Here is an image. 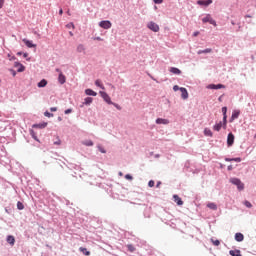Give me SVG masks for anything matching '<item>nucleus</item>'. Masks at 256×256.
Listing matches in <instances>:
<instances>
[{
  "label": "nucleus",
  "instance_id": "obj_1",
  "mask_svg": "<svg viewBox=\"0 0 256 256\" xmlns=\"http://www.w3.org/2000/svg\"><path fill=\"white\" fill-rule=\"evenodd\" d=\"M229 183H231L232 185H235L237 187L238 191L245 190V184L241 181V179H239L237 177L230 178Z\"/></svg>",
  "mask_w": 256,
  "mask_h": 256
},
{
  "label": "nucleus",
  "instance_id": "obj_2",
  "mask_svg": "<svg viewBox=\"0 0 256 256\" xmlns=\"http://www.w3.org/2000/svg\"><path fill=\"white\" fill-rule=\"evenodd\" d=\"M202 23H210V25L217 27V21L211 17V14H206V16L202 18Z\"/></svg>",
  "mask_w": 256,
  "mask_h": 256
},
{
  "label": "nucleus",
  "instance_id": "obj_3",
  "mask_svg": "<svg viewBox=\"0 0 256 256\" xmlns=\"http://www.w3.org/2000/svg\"><path fill=\"white\" fill-rule=\"evenodd\" d=\"M100 96L102 97V99H104L105 103H107L108 105L113 104V101H111V96H109V94H107V92L105 91H100Z\"/></svg>",
  "mask_w": 256,
  "mask_h": 256
},
{
  "label": "nucleus",
  "instance_id": "obj_4",
  "mask_svg": "<svg viewBox=\"0 0 256 256\" xmlns=\"http://www.w3.org/2000/svg\"><path fill=\"white\" fill-rule=\"evenodd\" d=\"M112 26L113 24L109 20H102L99 22V27H101V29H111Z\"/></svg>",
  "mask_w": 256,
  "mask_h": 256
},
{
  "label": "nucleus",
  "instance_id": "obj_5",
  "mask_svg": "<svg viewBox=\"0 0 256 256\" xmlns=\"http://www.w3.org/2000/svg\"><path fill=\"white\" fill-rule=\"evenodd\" d=\"M148 29H150V31H153L154 33H159V24L151 21L147 24Z\"/></svg>",
  "mask_w": 256,
  "mask_h": 256
},
{
  "label": "nucleus",
  "instance_id": "obj_6",
  "mask_svg": "<svg viewBox=\"0 0 256 256\" xmlns=\"http://www.w3.org/2000/svg\"><path fill=\"white\" fill-rule=\"evenodd\" d=\"M235 143V135L233 132H229L227 136V147H233V144Z\"/></svg>",
  "mask_w": 256,
  "mask_h": 256
},
{
  "label": "nucleus",
  "instance_id": "obj_7",
  "mask_svg": "<svg viewBox=\"0 0 256 256\" xmlns=\"http://www.w3.org/2000/svg\"><path fill=\"white\" fill-rule=\"evenodd\" d=\"M241 115V110H233L232 115L229 119V123H233L235 119H239V116Z\"/></svg>",
  "mask_w": 256,
  "mask_h": 256
},
{
  "label": "nucleus",
  "instance_id": "obj_8",
  "mask_svg": "<svg viewBox=\"0 0 256 256\" xmlns=\"http://www.w3.org/2000/svg\"><path fill=\"white\" fill-rule=\"evenodd\" d=\"M22 41L26 45V47H28V49H35V48H37V44H34L32 40L24 38Z\"/></svg>",
  "mask_w": 256,
  "mask_h": 256
},
{
  "label": "nucleus",
  "instance_id": "obj_9",
  "mask_svg": "<svg viewBox=\"0 0 256 256\" xmlns=\"http://www.w3.org/2000/svg\"><path fill=\"white\" fill-rule=\"evenodd\" d=\"M207 89H213V90H219V89H225V85L223 84H209L206 86Z\"/></svg>",
  "mask_w": 256,
  "mask_h": 256
},
{
  "label": "nucleus",
  "instance_id": "obj_10",
  "mask_svg": "<svg viewBox=\"0 0 256 256\" xmlns=\"http://www.w3.org/2000/svg\"><path fill=\"white\" fill-rule=\"evenodd\" d=\"M196 3L202 7H209L213 3V0H198Z\"/></svg>",
  "mask_w": 256,
  "mask_h": 256
},
{
  "label": "nucleus",
  "instance_id": "obj_11",
  "mask_svg": "<svg viewBox=\"0 0 256 256\" xmlns=\"http://www.w3.org/2000/svg\"><path fill=\"white\" fill-rule=\"evenodd\" d=\"M58 83H60V85H65V83H67V77L63 72H60L58 75Z\"/></svg>",
  "mask_w": 256,
  "mask_h": 256
},
{
  "label": "nucleus",
  "instance_id": "obj_12",
  "mask_svg": "<svg viewBox=\"0 0 256 256\" xmlns=\"http://www.w3.org/2000/svg\"><path fill=\"white\" fill-rule=\"evenodd\" d=\"M235 241H237L238 243H242V241H245V235H243V233L241 232H237L234 236Z\"/></svg>",
  "mask_w": 256,
  "mask_h": 256
},
{
  "label": "nucleus",
  "instance_id": "obj_13",
  "mask_svg": "<svg viewBox=\"0 0 256 256\" xmlns=\"http://www.w3.org/2000/svg\"><path fill=\"white\" fill-rule=\"evenodd\" d=\"M180 92H181L182 99H184V100L189 99V92L187 91V88L181 87Z\"/></svg>",
  "mask_w": 256,
  "mask_h": 256
},
{
  "label": "nucleus",
  "instance_id": "obj_14",
  "mask_svg": "<svg viewBox=\"0 0 256 256\" xmlns=\"http://www.w3.org/2000/svg\"><path fill=\"white\" fill-rule=\"evenodd\" d=\"M14 67H18L17 73H23L25 71V65L21 64V62H14Z\"/></svg>",
  "mask_w": 256,
  "mask_h": 256
},
{
  "label": "nucleus",
  "instance_id": "obj_15",
  "mask_svg": "<svg viewBox=\"0 0 256 256\" xmlns=\"http://www.w3.org/2000/svg\"><path fill=\"white\" fill-rule=\"evenodd\" d=\"M173 200L176 203V205H178L179 207H181V205H183V200L181 199V197H179V195L174 194Z\"/></svg>",
  "mask_w": 256,
  "mask_h": 256
},
{
  "label": "nucleus",
  "instance_id": "obj_16",
  "mask_svg": "<svg viewBox=\"0 0 256 256\" xmlns=\"http://www.w3.org/2000/svg\"><path fill=\"white\" fill-rule=\"evenodd\" d=\"M156 125H169V120L165 118H157Z\"/></svg>",
  "mask_w": 256,
  "mask_h": 256
},
{
  "label": "nucleus",
  "instance_id": "obj_17",
  "mask_svg": "<svg viewBox=\"0 0 256 256\" xmlns=\"http://www.w3.org/2000/svg\"><path fill=\"white\" fill-rule=\"evenodd\" d=\"M224 161L231 163V162H235V163H241L242 159L241 157H236V158H229V157H225Z\"/></svg>",
  "mask_w": 256,
  "mask_h": 256
},
{
  "label": "nucleus",
  "instance_id": "obj_18",
  "mask_svg": "<svg viewBox=\"0 0 256 256\" xmlns=\"http://www.w3.org/2000/svg\"><path fill=\"white\" fill-rule=\"evenodd\" d=\"M6 241H7L8 245L13 247V245H15V236L8 235L7 238H6Z\"/></svg>",
  "mask_w": 256,
  "mask_h": 256
},
{
  "label": "nucleus",
  "instance_id": "obj_19",
  "mask_svg": "<svg viewBox=\"0 0 256 256\" xmlns=\"http://www.w3.org/2000/svg\"><path fill=\"white\" fill-rule=\"evenodd\" d=\"M33 129H45L47 127V122H40L38 124H33Z\"/></svg>",
  "mask_w": 256,
  "mask_h": 256
},
{
  "label": "nucleus",
  "instance_id": "obj_20",
  "mask_svg": "<svg viewBox=\"0 0 256 256\" xmlns=\"http://www.w3.org/2000/svg\"><path fill=\"white\" fill-rule=\"evenodd\" d=\"M85 95H88L89 97H97V92L91 88H88L85 90Z\"/></svg>",
  "mask_w": 256,
  "mask_h": 256
},
{
  "label": "nucleus",
  "instance_id": "obj_21",
  "mask_svg": "<svg viewBox=\"0 0 256 256\" xmlns=\"http://www.w3.org/2000/svg\"><path fill=\"white\" fill-rule=\"evenodd\" d=\"M79 251H80V253H82V255H85V256L91 255V252L85 247H80Z\"/></svg>",
  "mask_w": 256,
  "mask_h": 256
},
{
  "label": "nucleus",
  "instance_id": "obj_22",
  "mask_svg": "<svg viewBox=\"0 0 256 256\" xmlns=\"http://www.w3.org/2000/svg\"><path fill=\"white\" fill-rule=\"evenodd\" d=\"M213 49L211 48H206L204 50H198L197 51V55H203V54H207V53H212Z\"/></svg>",
  "mask_w": 256,
  "mask_h": 256
},
{
  "label": "nucleus",
  "instance_id": "obj_23",
  "mask_svg": "<svg viewBox=\"0 0 256 256\" xmlns=\"http://www.w3.org/2000/svg\"><path fill=\"white\" fill-rule=\"evenodd\" d=\"M30 135L33 138L34 141H37L38 143H41V141H39V138L37 137V133L35 132V130L30 129Z\"/></svg>",
  "mask_w": 256,
  "mask_h": 256
},
{
  "label": "nucleus",
  "instance_id": "obj_24",
  "mask_svg": "<svg viewBox=\"0 0 256 256\" xmlns=\"http://www.w3.org/2000/svg\"><path fill=\"white\" fill-rule=\"evenodd\" d=\"M229 255H231V256H242L241 255V250H239V249L230 250Z\"/></svg>",
  "mask_w": 256,
  "mask_h": 256
},
{
  "label": "nucleus",
  "instance_id": "obj_25",
  "mask_svg": "<svg viewBox=\"0 0 256 256\" xmlns=\"http://www.w3.org/2000/svg\"><path fill=\"white\" fill-rule=\"evenodd\" d=\"M170 73H173V75H181V70L177 67H171Z\"/></svg>",
  "mask_w": 256,
  "mask_h": 256
},
{
  "label": "nucleus",
  "instance_id": "obj_26",
  "mask_svg": "<svg viewBox=\"0 0 256 256\" xmlns=\"http://www.w3.org/2000/svg\"><path fill=\"white\" fill-rule=\"evenodd\" d=\"M91 103H93V98L92 97H86L84 99L83 104L80 107H83V105H91Z\"/></svg>",
  "mask_w": 256,
  "mask_h": 256
},
{
  "label": "nucleus",
  "instance_id": "obj_27",
  "mask_svg": "<svg viewBox=\"0 0 256 256\" xmlns=\"http://www.w3.org/2000/svg\"><path fill=\"white\" fill-rule=\"evenodd\" d=\"M37 87H39V89H43V87H47V80L42 79L40 82H38Z\"/></svg>",
  "mask_w": 256,
  "mask_h": 256
},
{
  "label": "nucleus",
  "instance_id": "obj_28",
  "mask_svg": "<svg viewBox=\"0 0 256 256\" xmlns=\"http://www.w3.org/2000/svg\"><path fill=\"white\" fill-rule=\"evenodd\" d=\"M223 127V122H219V123H216L214 126H213V129L214 131H221V128Z\"/></svg>",
  "mask_w": 256,
  "mask_h": 256
},
{
  "label": "nucleus",
  "instance_id": "obj_29",
  "mask_svg": "<svg viewBox=\"0 0 256 256\" xmlns=\"http://www.w3.org/2000/svg\"><path fill=\"white\" fill-rule=\"evenodd\" d=\"M204 135H205V137H213V131H211V129H209V128H205Z\"/></svg>",
  "mask_w": 256,
  "mask_h": 256
},
{
  "label": "nucleus",
  "instance_id": "obj_30",
  "mask_svg": "<svg viewBox=\"0 0 256 256\" xmlns=\"http://www.w3.org/2000/svg\"><path fill=\"white\" fill-rule=\"evenodd\" d=\"M82 145H85V147H93L94 143L92 140H84L82 141Z\"/></svg>",
  "mask_w": 256,
  "mask_h": 256
},
{
  "label": "nucleus",
  "instance_id": "obj_31",
  "mask_svg": "<svg viewBox=\"0 0 256 256\" xmlns=\"http://www.w3.org/2000/svg\"><path fill=\"white\" fill-rule=\"evenodd\" d=\"M208 209H211L212 211H217V204L213 203V202H209L207 204Z\"/></svg>",
  "mask_w": 256,
  "mask_h": 256
},
{
  "label": "nucleus",
  "instance_id": "obj_32",
  "mask_svg": "<svg viewBox=\"0 0 256 256\" xmlns=\"http://www.w3.org/2000/svg\"><path fill=\"white\" fill-rule=\"evenodd\" d=\"M78 53H85V46L83 44H79L76 48Z\"/></svg>",
  "mask_w": 256,
  "mask_h": 256
},
{
  "label": "nucleus",
  "instance_id": "obj_33",
  "mask_svg": "<svg viewBox=\"0 0 256 256\" xmlns=\"http://www.w3.org/2000/svg\"><path fill=\"white\" fill-rule=\"evenodd\" d=\"M210 241H211L212 245H214L215 247H219L221 245V241L218 239L215 240V239L211 238Z\"/></svg>",
  "mask_w": 256,
  "mask_h": 256
},
{
  "label": "nucleus",
  "instance_id": "obj_34",
  "mask_svg": "<svg viewBox=\"0 0 256 256\" xmlns=\"http://www.w3.org/2000/svg\"><path fill=\"white\" fill-rule=\"evenodd\" d=\"M17 209L18 211H23V209H25V205L23 204V202L21 201L17 202Z\"/></svg>",
  "mask_w": 256,
  "mask_h": 256
},
{
  "label": "nucleus",
  "instance_id": "obj_35",
  "mask_svg": "<svg viewBox=\"0 0 256 256\" xmlns=\"http://www.w3.org/2000/svg\"><path fill=\"white\" fill-rule=\"evenodd\" d=\"M126 248H127V251H130V253H134L135 251V246L133 244H128Z\"/></svg>",
  "mask_w": 256,
  "mask_h": 256
},
{
  "label": "nucleus",
  "instance_id": "obj_36",
  "mask_svg": "<svg viewBox=\"0 0 256 256\" xmlns=\"http://www.w3.org/2000/svg\"><path fill=\"white\" fill-rule=\"evenodd\" d=\"M95 85H96V87H99L100 89H105V86L103 85V83H101V80H96Z\"/></svg>",
  "mask_w": 256,
  "mask_h": 256
},
{
  "label": "nucleus",
  "instance_id": "obj_37",
  "mask_svg": "<svg viewBox=\"0 0 256 256\" xmlns=\"http://www.w3.org/2000/svg\"><path fill=\"white\" fill-rule=\"evenodd\" d=\"M221 123L223 125V129H227V116H223Z\"/></svg>",
  "mask_w": 256,
  "mask_h": 256
},
{
  "label": "nucleus",
  "instance_id": "obj_38",
  "mask_svg": "<svg viewBox=\"0 0 256 256\" xmlns=\"http://www.w3.org/2000/svg\"><path fill=\"white\" fill-rule=\"evenodd\" d=\"M243 205H245V207H247V209H251V207H253V204H251V202H249V200H245L243 202Z\"/></svg>",
  "mask_w": 256,
  "mask_h": 256
},
{
  "label": "nucleus",
  "instance_id": "obj_39",
  "mask_svg": "<svg viewBox=\"0 0 256 256\" xmlns=\"http://www.w3.org/2000/svg\"><path fill=\"white\" fill-rule=\"evenodd\" d=\"M148 255L157 256V255H159V252L157 250H155V249H151L148 252Z\"/></svg>",
  "mask_w": 256,
  "mask_h": 256
},
{
  "label": "nucleus",
  "instance_id": "obj_40",
  "mask_svg": "<svg viewBox=\"0 0 256 256\" xmlns=\"http://www.w3.org/2000/svg\"><path fill=\"white\" fill-rule=\"evenodd\" d=\"M22 55H23L24 59H26V61H31V57H29V53L24 52Z\"/></svg>",
  "mask_w": 256,
  "mask_h": 256
},
{
  "label": "nucleus",
  "instance_id": "obj_41",
  "mask_svg": "<svg viewBox=\"0 0 256 256\" xmlns=\"http://www.w3.org/2000/svg\"><path fill=\"white\" fill-rule=\"evenodd\" d=\"M110 105H113L118 111H121V105H119V104H117V103H115V102H112V104H110Z\"/></svg>",
  "mask_w": 256,
  "mask_h": 256
},
{
  "label": "nucleus",
  "instance_id": "obj_42",
  "mask_svg": "<svg viewBox=\"0 0 256 256\" xmlns=\"http://www.w3.org/2000/svg\"><path fill=\"white\" fill-rule=\"evenodd\" d=\"M67 29H75V24H73V22H69L67 25H66Z\"/></svg>",
  "mask_w": 256,
  "mask_h": 256
},
{
  "label": "nucleus",
  "instance_id": "obj_43",
  "mask_svg": "<svg viewBox=\"0 0 256 256\" xmlns=\"http://www.w3.org/2000/svg\"><path fill=\"white\" fill-rule=\"evenodd\" d=\"M8 71L12 74V77H17V71L15 69L10 68Z\"/></svg>",
  "mask_w": 256,
  "mask_h": 256
},
{
  "label": "nucleus",
  "instance_id": "obj_44",
  "mask_svg": "<svg viewBox=\"0 0 256 256\" xmlns=\"http://www.w3.org/2000/svg\"><path fill=\"white\" fill-rule=\"evenodd\" d=\"M53 145H61V139L57 136L56 140L53 142Z\"/></svg>",
  "mask_w": 256,
  "mask_h": 256
},
{
  "label": "nucleus",
  "instance_id": "obj_45",
  "mask_svg": "<svg viewBox=\"0 0 256 256\" xmlns=\"http://www.w3.org/2000/svg\"><path fill=\"white\" fill-rule=\"evenodd\" d=\"M71 113H73V108H68V109H66V110L64 111V114H65V115H69V114H71Z\"/></svg>",
  "mask_w": 256,
  "mask_h": 256
},
{
  "label": "nucleus",
  "instance_id": "obj_46",
  "mask_svg": "<svg viewBox=\"0 0 256 256\" xmlns=\"http://www.w3.org/2000/svg\"><path fill=\"white\" fill-rule=\"evenodd\" d=\"M222 115L227 116V106L222 107Z\"/></svg>",
  "mask_w": 256,
  "mask_h": 256
},
{
  "label": "nucleus",
  "instance_id": "obj_47",
  "mask_svg": "<svg viewBox=\"0 0 256 256\" xmlns=\"http://www.w3.org/2000/svg\"><path fill=\"white\" fill-rule=\"evenodd\" d=\"M98 151H100V153H107V150H105L103 146H98Z\"/></svg>",
  "mask_w": 256,
  "mask_h": 256
},
{
  "label": "nucleus",
  "instance_id": "obj_48",
  "mask_svg": "<svg viewBox=\"0 0 256 256\" xmlns=\"http://www.w3.org/2000/svg\"><path fill=\"white\" fill-rule=\"evenodd\" d=\"M125 179H127L128 181H133V176L131 174H126Z\"/></svg>",
  "mask_w": 256,
  "mask_h": 256
},
{
  "label": "nucleus",
  "instance_id": "obj_49",
  "mask_svg": "<svg viewBox=\"0 0 256 256\" xmlns=\"http://www.w3.org/2000/svg\"><path fill=\"white\" fill-rule=\"evenodd\" d=\"M44 116L45 117H53V113L49 112V111H45L44 112Z\"/></svg>",
  "mask_w": 256,
  "mask_h": 256
},
{
  "label": "nucleus",
  "instance_id": "obj_50",
  "mask_svg": "<svg viewBox=\"0 0 256 256\" xmlns=\"http://www.w3.org/2000/svg\"><path fill=\"white\" fill-rule=\"evenodd\" d=\"M148 187H155V181L150 180V181L148 182Z\"/></svg>",
  "mask_w": 256,
  "mask_h": 256
},
{
  "label": "nucleus",
  "instance_id": "obj_51",
  "mask_svg": "<svg viewBox=\"0 0 256 256\" xmlns=\"http://www.w3.org/2000/svg\"><path fill=\"white\" fill-rule=\"evenodd\" d=\"M173 91H181V87H179V85H174Z\"/></svg>",
  "mask_w": 256,
  "mask_h": 256
},
{
  "label": "nucleus",
  "instance_id": "obj_52",
  "mask_svg": "<svg viewBox=\"0 0 256 256\" xmlns=\"http://www.w3.org/2000/svg\"><path fill=\"white\" fill-rule=\"evenodd\" d=\"M164 0H153V3H155V5H161V3H163Z\"/></svg>",
  "mask_w": 256,
  "mask_h": 256
},
{
  "label": "nucleus",
  "instance_id": "obj_53",
  "mask_svg": "<svg viewBox=\"0 0 256 256\" xmlns=\"http://www.w3.org/2000/svg\"><path fill=\"white\" fill-rule=\"evenodd\" d=\"M93 39L94 41H103V38H101L100 36L94 37Z\"/></svg>",
  "mask_w": 256,
  "mask_h": 256
},
{
  "label": "nucleus",
  "instance_id": "obj_54",
  "mask_svg": "<svg viewBox=\"0 0 256 256\" xmlns=\"http://www.w3.org/2000/svg\"><path fill=\"white\" fill-rule=\"evenodd\" d=\"M199 31H195V32H193V34H192V37H198L199 36Z\"/></svg>",
  "mask_w": 256,
  "mask_h": 256
},
{
  "label": "nucleus",
  "instance_id": "obj_55",
  "mask_svg": "<svg viewBox=\"0 0 256 256\" xmlns=\"http://www.w3.org/2000/svg\"><path fill=\"white\" fill-rule=\"evenodd\" d=\"M3 5H5V0H0V9H3Z\"/></svg>",
  "mask_w": 256,
  "mask_h": 256
},
{
  "label": "nucleus",
  "instance_id": "obj_56",
  "mask_svg": "<svg viewBox=\"0 0 256 256\" xmlns=\"http://www.w3.org/2000/svg\"><path fill=\"white\" fill-rule=\"evenodd\" d=\"M148 77H150V79H152V81H156V83H158L157 79H155V77H153L151 74H148Z\"/></svg>",
  "mask_w": 256,
  "mask_h": 256
},
{
  "label": "nucleus",
  "instance_id": "obj_57",
  "mask_svg": "<svg viewBox=\"0 0 256 256\" xmlns=\"http://www.w3.org/2000/svg\"><path fill=\"white\" fill-rule=\"evenodd\" d=\"M218 101H219V103L223 102V95L219 96Z\"/></svg>",
  "mask_w": 256,
  "mask_h": 256
},
{
  "label": "nucleus",
  "instance_id": "obj_58",
  "mask_svg": "<svg viewBox=\"0 0 256 256\" xmlns=\"http://www.w3.org/2000/svg\"><path fill=\"white\" fill-rule=\"evenodd\" d=\"M50 111H52V112L57 111V107H51V108H50Z\"/></svg>",
  "mask_w": 256,
  "mask_h": 256
},
{
  "label": "nucleus",
  "instance_id": "obj_59",
  "mask_svg": "<svg viewBox=\"0 0 256 256\" xmlns=\"http://www.w3.org/2000/svg\"><path fill=\"white\" fill-rule=\"evenodd\" d=\"M233 169V165H229L228 167H227V170L228 171H231Z\"/></svg>",
  "mask_w": 256,
  "mask_h": 256
},
{
  "label": "nucleus",
  "instance_id": "obj_60",
  "mask_svg": "<svg viewBox=\"0 0 256 256\" xmlns=\"http://www.w3.org/2000/svg\"><path fill=\"white\" fill-rule=\"evenodd\" d=\"M16 55H17L18 57H21V55H23V52L19 51V52L16 53Z\"/></svg>",
  "mask_w": 256,
  "mask_h": 256
},
{
  "label": "nucleus",
  "instance_id": "obj_61",
  "mask_svg": "<svg viewBox=\"0 0 256 256\" xmlns=\"http://www.w3.org/2000/svg\"><path fill=\"white\" fill-rule=\"evenodd\" d=\"M58 13L59 15H63V8H60Z\"/></svg>",
  "mask_w": 256,
  "mask_h": 256
},
{
  "label": "nucleus",
  "instance_id": "obj_62",
  "mask_svg": "<svg viewBox=\"0 0 256 256\" xmlns=\"http://www.w3.org/2000/svg\"><path fill=\"white\" fill-rule=\"evenodd\" d=\"M15 60H17V57H15V56H12V57L10 58V61H15Z\"/></svg>",
  "mask_w": 256,
  "mask_h": 256
},
{
  "label": "nucleus",
  "instance_id": "obj_63",
  "mask_svg": "<svg viewBox=\"0 0 256 256\" xmlns=\"http://www.w3.org/2000/svg\"><path fill=\"white\" fill-rule=\"evenodd\" d=\"M155 159H159V157H161V154H155Z\"/></svg>",
  "mask_w": 256,
  "mask_h": 256
},
{
  "label": "nucleus",
  "instance_id": "obj_64",
  "mask_svg": "<svg viewBox=\"0 0 256 256\" xmlns=\"http://www.w3.org/2000/svg\"><path fill=\"white\" fill-rule=\"evenodd\" d=\"M46 247H47L48 249H50V251H51V249H53V247H51V245H49V244H46Z\"/></svg>",
  "mask_w": 256,
  "mask_h": 256
}]
</instances>
